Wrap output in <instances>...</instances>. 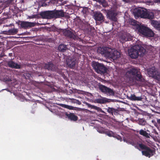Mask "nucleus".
Returning <instances> with one entry per match:
<instances>
[{
	"label": "nucleus",
	"instance_id": "obj_6",
	"mask_svg": "<svg viewBox=\"0 0 160 160\" xmlns=\"http://www.w3.org/2000/svg\"><path fill=\"white\" fill-rule=\"evenodd\" d=\"M137 29L139 32L145 36L152 37L154 36V33L152 31L143 25L137 26Z\"/></svg>",
	"mask_w": 160,
	"mask_h": 160
},
{
	"label": "nucleus",
	"instance_id": "obj_21",
	"mask_svg": "<svg viewBox=\"0 0 160 160\" xmlns=\"http://www.w3.org/2000/svg\"><path fill=\"white\" fill-rule=\"evenodd\" d=\"M128 98L132 101H141L142 99L141 97H136L134 94H131Z\"/></svg>",
	"mask_w": 160,
	"mask_h": 160
},
{
	"label": "nucleus",
	"instance_id": "obj_12",
	"mask_svg": "<svg viewBox=\"0 0 160 160\" xmlns=\"http://www.w3.org/2000/svg\"><path fill=\"white\" fill-rule=\"evenodd\" d=\"M52 11H46L41 13V15L43 18L50 19L53 18Z\"/></svg>",
	"mask_w": 160,
	"mask_h": 160
},
{
	"label": "nucleus",
	"instance_id": "obj_28",
	"mask_svg": "<svg viewBox=\"0 0 160 160\" xmlns=\"http://www.w3.org/2000/svg\"><path fill=\"white\" fill-rule=\"evenodd\" d=\"M146 122L145 121L142 119H141L139 121V124L140 125H144L145 124Z\"/></svg>",
	"mask_w": 160,
	"mask_h": 160
},
{
	"label": "nucleus",
	"instance_id": "obj_22",
	"mask_svg": "<svg viewBox=\"0 0 160 160\" xmlns=\"http://www.w3.org/2000/svg\"><path fill=\"white\" fill-rule=\"evenodd\" d=\"M45 68L48 70H54L53 67L54 66L53 64L51 63H48L47 64H46L44 66Z\"/></svg>",
	"mask_w": 160,
	"mask_h": 160
},
{
	"label": "nucleus",
	"instance_id": "obj_39",
	"mask_svg": "<svg viewBox=\"0 0 160 160\" xmlns=\"http://www.w3.org/2000/svg\"><path fill=\"white\" fill-rule=\"evenodd\" d=\"M155 2L156 3V2H160V0H155Z\"/></svg>",
	"mask_w": 160,
	"mask_h": 160
},
{
	"label": "nucleus",
	"instance_id": "obj_17",
	"mask_svg": "<svg viewBox=\"0 0 160 160\" xmlns=\"http://www.w3.org/2000/svg\"><path fill=\"white\" fill-rule=\"evenodd\" d=\"M66 115L71 120L76 121L78 120V117L73 113H66Z\"/></svg>",
	"mask_w": 160,
	"mask_h": 160
},
{
	"label": "nucleus",
	"instance_id": "obj_25",
	"mask_svg": "<svg viewBox=\"0 0 160 160\" xmlns=\"http://www.w3.org/2000/svg\"><path fill=\"white\" fill-rule=\"evenodd\" d=\"M139 133L143 136L146 137H148V134L146 132V131L143 130H141L139 132Z\"/></svg>",
	"mask_w": 160,
	"mask_h": 160
},
{
	"label": "nucleus",
	"instance_id": "obj_4",
	"mask_svg": "<svg viewBox=\"0 0 160 160\" xmlns=\"http://www.w3.org/2000/svg\"><path fill=\"white\" fill-rule=\"evenodd\" d=\"M129 143L137 148L139 149L142 150V153L143 155L150 158L153 155L154 152L153 151L143 144H136L132 141L129 142Z\"/></svg>",
	"mask_w": 160,
	"mask_h": 160
},
{
	"label": "nucleus",
	"instance_id": "obj_15",
	"mask_svg": "<svg viewBox=\"0 0 160 160\" xmlns=\"http://www.w3.org/2000/svg\"><path fill=\"white\" fill-rule=\"evenodd\" d=\"M52 14L53 18H55L62 17L64 15L63 12L62 10L57 11L55 12L53 11Z\"/></svg>",
	"mask_w": 160,
	"mask_h": 160
},
{
	"label": "nucleus",
	"instance_id": "obj_1",
	"mask_svg": "<svg viewBox=\"0 0 160 160\" xmlns=\"http://www.w3.org/2000/svg\"><path fill=\"white\" fill-rule=\"evenodd\" d=\"M98 53L103 55L109 59L115 60L120 57V53L115 49H112L108 47L98 48L97 50Z\"/></svg>",
	"mask_w": 160,
	"mask_h": 160
},
{
	"label": "nucleus",
	"instance_id": "obj_9",
	"mask_svg": "<svg viewBox=\"0 0 160 160\" xmlns=\"http://www.w3.org/2000/svg\"><path fill=\"white\" fill-rule=\"evenodd\" d=\"M20 22L21 27L25 29H27L34 27L36 25L35 22L26 21H21Z\"/></svg>",
	"mask_w": 160,
	"mask_h": 160
},
{
	"label": "nucleus",
	"instance_id": "obj_10",
	"mask_svg": "<svg viewBox=\"0 0 160 160\" xmlns=\"http://www.w3.org/2000/svg\"><path fill=\"white\" fill-rule=\"evenodd\" d=\"M117 15V13L115 10H108L107 12V16L108 18L113 21H116V16Z\"/></svg>",
	"mask_w": 160,
	"mask_h": 160
},
{
	"label": "nucleus",
	"instance_id": "obj_43",
	"mask_svg": "<svg viewBox=\"0 0 160 160\" xmlns=\"http://www.w3.org/2000/svg\"><path fill=\"white\" fill-rule=\"evenodd\" d=\"M103 0H102V2L103 1Z\"/></svg>",
	"mask_w": 160,
	"mask_h": 160
},
{
	"label": "nucleus",
	"instance_id": "obj_37",
	"mask_svg": "<svg viewBox=\"0 0 160 160\" xmlns=\"http://www.w3.org/2000/svg\"><path fill=\"white\" fill-rule=\"evenodd\" d=\"M58 4H56V6H58V5H61L62 4V3L61 2V1H60V0H58Z\"/></svg>",
	"mask_w": 160,
	"mask_h": 160
},
{
	"label": "nucleus",
	"instance_id": "obj_35",
	"mask_svg": "<svg viewBox=\"0 0 160 160\" xmlns=\"http://www.w3.org/2000/svg\"><path fill=\"white\" fill-rule=\"evenodd\" d=\"M49 3V2H48V3L46 2H43L42 3L41 6L42 7H46L48 5Z\"/></svg>",
	"mask_w": 160,
	"mask_h": 160
},
{
	"label": "nucleus",
	"instance_id": "obj_33",
	"mask_svg": "<svg viewBox=\"0 0 160 160\" xmlns=\"http://www.w3.org/2000/svg\"><path fill=\"white\" fill-rule=\"evenodd\" d=\"M37 15H32L31 16H28V18H37Z\"/></svg>",
	"mask_w": 160,
	"mask_h": 160
},
{
	"label": "nucleus",
	"instance_id": "obj_14",
	"mask_svg": "<svg viewBox=\"0 0 160 160\" xmlns=\"http://www.w3.org/2000/svg\"><path fill=\"white\" fill-rule=\"evenodd\" d=\"M93 17L96 21L103 20L104 17L100 12H97L94 14Z\"/></svg>",
	"mask_w": 160,
	"mask_h": 160
},
{
	"label": "nucleus",
	"instance_id": "obj_26",
	"mask_svg": "<svg viewBox=\"0 0 160 160\" xmlns=\"http://www.w3.org/2000/svg\"><path fill=\"white\" fill-rule=\"evenodd\" d=\"M60 105L63 108L68 109L70 110H72L73 109V107L72 106H69L64 104H61Z\"/></svg>",
	"mask_w": 160,
	"mask_h": 160
},
{
	"label": "nucleus",
	"instance_id": "obj_27",
	"mask_svg": "<svg viewBox=\"0 0 160 160\" xmlns=\"http://www.w3.org/2000/svg\"><path fill=\"white\" fill-rule=\"evenodd\" d=\"M92 108L95 109V110H97L99 112H101L102 113H104V111L102 110L99 107L95 106H92Z\"/></svg>",
	"mask_w": 160,
	"mask_h": 160
},
{
	"label": "nucleus",
	"instance_id": "obj_23",
	"mask_svg": "<svg viewBox=\"0 0 160 160\" xmlns=\"http://www.w3.org/2000/svg\"><path fill=\"white\" fill-rule=\"evenodd\" d=\"M18 29L16 28H13L8 30V35H14L17 33Z\"/></svg>",
	"mask_w": 160,
	"mask_h": 160
},
{
	"label": "nucleus",
	"instance_id": "obj_38",
	"mask_svg": "<svg viewBox=\"0 0 160 160\" xmlns=\"http://www.w3.org/2000/svg\"><path fill=\"white\" fill-rule=\"evenodd\" d=\"M98 132L100 133H104V131L102 129L101 130H99V129H98Z\"/></svg>",
	"mask_w": 160,
	"mask_h": 160
},
{
	"label": "nucleus",
	"instance_id": "obj_24",
	"mask_svg": "<svg viewBox=\"0 0 160 160\" xmlns=\"http://www.w3.org/2000/svg\"><path fill=\"white\" fill-rule=\"evenodd\" d=\"M67 48V46L63 44L60 45L58 47V50L62 52H64Z\"/></svg>",
	"mask_w": 160,
	"mask_h": 160
},
{
	"label": "nucleus",
	"instance_id": "obj_40",
	"mask_svg": "<svg viewBox=\"0 0 160 160\" xmlns=\"http://www.w3.org/2000/svg\"><path fill=\"white\" fill-rule=\"evenodd\" d=\"M151 3V2L150 1H149L147 2V4L148 5H150Z\"/></svg>",
	"mask_w": 160,
	"mask_h": 160
},
{
	"label": "nucleus",
	"instance_id": "obj_19",
	"mask_svg": "<svg viewBox=\"0 0 160 160\" xmlns=\"http://www.w3.org/2000/svg\"><path fill=\"white\" fill-rule=\"evenodd\" d=\"M63 33L65 35L68 37L70 38H73L74 39L75 37V36L73 33L71 31L69 30H65Z\"/></svg>",
	"mask_w": 160,
	"mask_h": 160
},
{
	"label": "nucleus",
	"instance_id": "obj_5",
	"mask_svg": "<svg viewBox=\"0 0 160 160\" xmlns=\"http://www.w3.org/2000/svg\"><path fill=\"white\" fill-rule=\"evenodd\" d=\"M126 75L130 78H133V81L135 79L138 81H143V79L140 74L138 70L136 68H132L128 71L126 73Z\"/></svg>",
	"mask_w": 160,
	"mask_h": 160
},
{
	"label": "nucleus",
	"instance_id": "obj_31",
	"mask_svg": "<svg viewBox=\"0 0 160 160\" xmlns=\"http://www.w3.org/2000/svg\"><path fill=\"white\" fill-rule=\"evenodd\" d=\"M107 135L109 137L113 136V137H114V135L113 133V132H110L107 133Z\"/></svg>",
	"mask_w": 160,
	"mask_h": 160
},
{
	"label": "nucleus",
	"instance_id": "obj_30",
	"mask_svg": "<svg viewBox=\"0 0 160 160\" xmlns=\"http://www.w3.org/2000/svg\"><path fill=\"white\" fill-rule=\"evenodd\" d=\"M108 111L109 113H112L114 111V109L112 108H108Z\"/></svg>",
	"mask_w": 160,
	"mask_h": 160
},
{
	"label": "nucleus",
	"instance_id": "obj_2",
	"mask_svg": "<svg viewBox=\"0 0 160 160\" xmlns=\"http://www.w3.org/2000/svg\"><path fill=\"white\" fill-rule=\"evenodd\" d=\"M148 46L147 45H139L136 44L128 50V52L129 56L132 58H136L138 56H142L146 52L145 48L148 49Z\"/></svg>",
	"mask_w": 160,
	"mask_h": 160
},
{
	"label": "nucleus",
	"instance_id": "obj_36",
	"mask_svg": "<svg viewBox=\"0 0 160 160\" xmlns=\"http://www.w3.org/2000/svg\"><path fill=\"white\" fill-rule=\"evenodd\" d=\"M0 34H8V31H2L0 33Z\"/></svg>",
	"mask_w": 160,
	"mask_h": 160
},
{
	"label": "nucleus",
	"instance_id": "obj_32",
	"mask_svg": "<svg viewBox=\"0 0 160 160\" xmlns=\"http://www.w3.org/2000/svg\"><path fill=\"white\" fill-rule=\"evenodd\" d=\"M108 102V100L107 98H103L101 100V101L99 102L100 103H104Z\"/></svg>",
	"mask_w": 160,
	"mask_h": 160
},
{
	"label": "nucleus",
	"instance_id": "obj_16",
	"mask_svg": "<svg viewBox=\"0 0 160 160\" xmlns=\"http://www.w3.org/2000/svg\"><path fill=\"white\" fill-rule=\"evenodd\" d=\"M8 64L9 67L12 68L19 69L20 68V65L12 61L8 62Z\"/></svg>",
	"mask_w": 160,
	"mask_h": 160
},
{
	"label": "nucleus",
	"instance_id": "obj_41",
	"mask_svg": "<svg viewBox=\"0 0 160 160\" xmlns=\"http://www.w3.org/2000/svg\"><path fill=\"white\" fill-rule=\"evenodd\" d=\"M122 0L124 2H127L128 0Z\"/></svg>",
	"mask_w": 160,
	"mask_h": 160
},
{
	"label": "nucleus",
	"instance_id": "obj_29",
	"mask_svg": "<svg viewBox=\"0 0 160 160\" xmlns=\"http://www.w3.org/2000/svg\"><path fill=\"white\" fill-rule=\"evenodd\" d=\"M131 36H128V37L127 38H122V39L124 41H129L131 39Z\"/></svg>",
	"mask_w": 160,
	"mask_h": 160
},
{
	"label": "nucleus",
	"instance_id": "obj_13",
	"mask_svg": "<svg viewBox=\"0 0 160 160\" xmlns=\"http://www.w3.org/2000/svg\"><path fill=\"white\" fill-rule=\"evenodd\" d=\"M67 64L68 67L71 68H74L76 65V62L74 58L70 57L66 60Z\"/></svg>",
	"mask_w": 160,
	"mask_h": 160
},
{
	"label": "nucleus",
	"instance_id": "obj_34",
	"mask_svg": "<svg viewBox=\"0 0 160 160\" xmlns=\"http://www.w3.org/2000/svg\"><path fill=\"white\" fill-rule=\"evenodd\" d=\"M114 137L117 138L118 140H121L122 139V138L120 136L118 135H114Z\"/></svg>",
	"mask_w": 160,
	"mask_h": 160
},
{
	"label": "nucleus",
	"instance_id": "obj_7",
	"mask_svg": "<svg viewBox=\"0 0 160 160\" xmlns=\"http://www.w3.org/2000/svg\"><path fill=\"white\" fill-rule=\"evenodd\" d=\"M92 66L96 72L99 73H103L106 71V68L102 64L96 62H93Z\"/></svg>",
	"mask_w": 160,
	"mask_h": 160
},
{
	"label": "nucleus",
	"instance_id": "obj_3",
	"mask_svg": "<svg viewBox=\"0 0 160 160\" xmlns=\"http://www.w3.org/2000/svg\"><path fill=\"white\" fill-rule=\"evenodd\" d=\"M133 13L136 17H140L141 18L150 20L152 19L154 17V13L152 11L143 8L135 9Z\"/></svg>",
	"mask_w": 160,
	"mask_h": 160
},
{
	"label": "nucleus",
	"instance_id": "obj_8",
	"mask_svg": "<svg viewBox=\"0 0 160 160\" xmlns=\"http://www.w3.org/2000/svg\"><path fill=\"white\" fill-rule=\"evenodd\" d=\"M148 73L149 77H155L158 80H160V73L157 71L154 67L148 69Z\"/></svg>",
	"mask_w": 160,
	"mask_h": 160
},
{
	"label": "nucleus",
	"instance_id": "obj_20",
	"mask_svg": "<svg viewBox=\"0 0 160 160\" xmlns=\"http://www.w3.org/2000/svg\"><path fill=\"white\" fill-rule=\"evenodd\" d=\"M151 24L155 28L160 30V23L156 21L152 20L151 21Z\"/></svg>",
	"mask_w": 160,
	"mask_h": 160
},
{
	"label": "nucleus",
	"instance_id": "obj_18",
	"mask_svg": "<svg viewBox=\"0 0 160 160\" xmlns=\"http://www.w3.org/2000/svg\"><path fill=\"white\" fill-rule=\"evenodd\" d=\"M4 82H6L7 83L10 84L15 83L16 80L13 78H9L6 77L3 79Z\"/></svg>",
	"mask_w": 160,
	"mask_h": 160
},
{
	"label": "nucleus",
	"instance_id": "obj_42",
	"mask_svg": "<svg viewBox=\"0 0 160 160\" xmlns=\"http://www.w3.org/2000/svg\"><path fill=\"white\" fill-rule=\"evenodd\" d=\"M159 122H160V120H159Z\"/></svg>",
	"mask_w": 160,
	"mask_h": 160
},
{
	"label": "nucleus",
	"instance_id": "obj_11",
	"mask_svg": "<svg viewBox=\"0 0 160 160\" xmlns=\"http://www.w3.org/2000/svg\"><path fill=\"white\" fill-rule=\"evenodd\" d=\"M100 89L103 92L109 95H113L114 92L112 90L104 86H101L100 87Z\"/></svg>",
	"mask_w": 160,
	"mask_h": 160
}]
</instances>
